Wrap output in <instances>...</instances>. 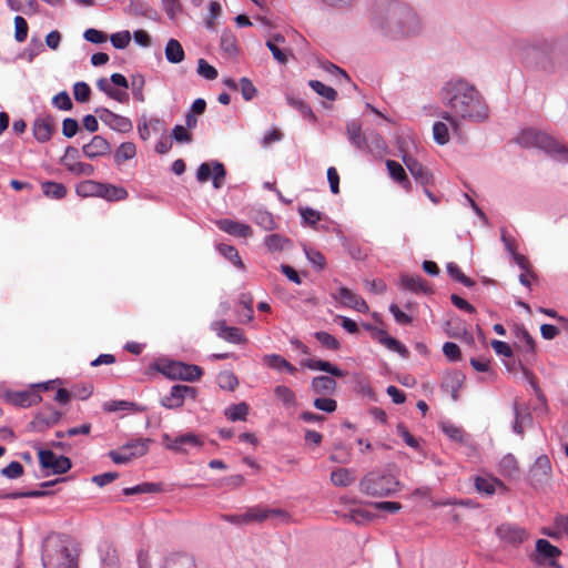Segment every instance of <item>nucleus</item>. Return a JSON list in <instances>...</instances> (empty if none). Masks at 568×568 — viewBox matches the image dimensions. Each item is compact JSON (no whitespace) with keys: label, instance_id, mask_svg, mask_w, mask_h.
<instances>
[{"label":"nucleus","instance_id":"nucleus-31","mask_svg":"<svg viewBox=\"0 0 568 568\" xmlns=\"http://www.w3.org/2000/svg\"><path fill=\"white\" fill-rule=\"evenodd\" d=\"M163 568H196V566L191 556L175 552L164 559Z\"/></svg>","mask_w":568,"mask_h":568},{"label":"nucleus","instance_id":"nucleus-6","mask_svg":"<svg viewBox=\"0 0 568 568\" xmlns=\"http://www.w3.org/2000/svg\"><path fill=\"white\" fill-rule=\"evenodd\" d=\"M164 376L171 379L195 382L202 376V368L194 364H186L179 361H168L159 367Z\"/></svg>","mask_w":568,"mask_h":568},{"label":"nucleus","instance_id":"nucleus-18","mask_svg":"<svg viewBox=\"0 0 568 568\" xmlns=\"http://www.w3.org/2000/svg\"><path fill=\"white\" fill-rule=\"evenodd\" d=\"M111 152V144L102 135H94L91 141L82 146V153L90 160L106 155Z\"/></svg>","mask_w":568,"mask_h":568},{"label":"nucleus","instance_id":"nucleus-53","mask_svg":"<svg viewBox=\"0 0 568 568\" xmlns=\"http://www.w3.org/2000/svg\"><path fill=\"white\" fill-rule=\"evenodd\" d=\"M136 148L132 142H123L118 148L114 159L116 162L128 161L135 156Z\"/></svg>","mask_w":568,"mask_h":568},{"label":"nucleus","instance_id":"nucleus-1","mask_svg":"<svg viewBox=\"0 0 568 568\" xmlns=\"http://www.w3.org/2000/svg\"><path fill=\"white\" fill-rule=\"evenodd\" d=\"M440 101L446 110L437 115L455 132L463 121L483 122L488 118V106L479 90L465 79H452L440 90Z\"/></svg>","mask_w":568,"mask_h":568},{"label":"nucleus","instance_id":"nucleus-50","mask_svg":"<svg viewBox=\"0 0 568 568\" xmlns=\"http://www.w3.org/2000/svg\"><path fill=\"white\" fill-rule=\"evenodd\" d=\"M221 49L230 57L237 54L236 38L231 31H224L221 36Z\"/></svg>","mask_w":568,"mask_h":568},{"label":"nucleus","instance_id":"nucleus-9","mask_svg":"<svg viewBox=\"0 0 568 568\" xmlns=\"http://www.w3.org/2000/svg\"><path fill=\"white\" fill-rule=\"evenodd\" d=\"M39 462L42 468H51L55 475H62L72 467L71 459L67 456H55L51 450L40 449Z\"/></svg>","mask_w":568,"mask_h":568},{"label":"nucleus","instance_id":"nucleus-5","mask_svg":"<svg viewBox=\"0 0 568 568\" xmlns=\"http://www.w3.org/2000/svg\"><path fill=\"white\" fill-rule=\"evenodd\" d=\"M517 142L525 148L541 149L547 154L568 162V149L546 132L526 129L518 135Z\"/></svg>","mask_w":568,"mask_h":568},{"label":"nucleus","instance_id":"nucleus-29","mask_svg":"<svg viewBox=\"0 0 568 568\" xmlns=\"http://www.w3.org/2000/svg\"><path fill=\"white\" fill-rule=\"evenodd\" d=\"M386 166H387L390 178L395 182H397L403 189H405L406 191H410L412 184L407 178V174H406L404 168L398 162H396L394 160H387Z\"/></svg>","mask_w":568,"mask_h":568},{"label":"nucleus","instance_id":"nucleus-35","mask_svg":"<svg viewBox=\"0 0 568 568\" xmlns=\"http://www.w3.org/2000/svg\"><path fill=\"white\" fill-rule=\"evenodd\" d=\"M102 409L108 413H115L119 410H133V412H144L145 407L140 406L134 402L129 400H109L103 403Z\"/></svg>","mask_w":568,"mask_h":568},{"label":"nucleus","instance_id":"nucleus-44","mask_svg":"<svg viewBox=\"0 0 568 568\" xmlns=\"http://www.w3.org/2000/svg\"><path fill=\"white\" fill-rule=\"evenodd\" d=\"M331 480L335 486L347 487L354 483L355 477L347 468H337L331 473Z\"/></svg>","mask_w":568,"mask_h":568},{"label":"nucleus","instance_id":"nucleus-56","mask_svg":"<svg viewBox=\"0 0 568 568\" xmlns=\"http://www.w3.org/2000/svg\"><path fill=\"white\" fill-rule=\"evenodd\" d=\"M381 344L384 345L389 351L395 352L403 357H407L409 354L407 347L404 344H402L398 339H396L395 337H392L389 335L384 337V339H382Z\"/></svg>","mask_w":568,"mask_h":568},{"label":"nucleus","instance_id":"nucleus-17","mask_svg":"<svg viewBox=\"0 0 568 568\" xmlns=\"http://www.w3.org/2000/svg\"><path fill=\"white\" fill-rule=\"evenodd\" d=\"M346 135L349 143L358 151L371 150L368 138L362 134V124L358 120H351L346 123Z\"/></svg>","mask_w":568,"mask_h":568},{"label":"nucleus","instance_id":"nucleus-58","mask_svg":"<svg viewBox=\"0 0 568 568\" xmlns=\"http://www.w3.org/2000/svg\"><path fill=\"white\" fill-rule=\"evenodd\" d=\"M298 213L302 220L312 227H315L317 222L322 220V213L312 207H298Z\"/></svg>","mask_w":568,"mask_h":568},{"label":"nucleus","instance_id":"nucleus-23","mask_svg":"<svg viewBox=\"0 0 568 568\" xmlns=\"http://www.w3.org/2000/svg\"><path fill=\"white\" fill-rule=\"evenodd\" d=\"M400 286L404 290L414 293L432 294L433 291L428 283L420 275L402 274L399 277Z\"/></svg>","mask_w":568,"mask_h":568},{"label":"nucleus","instance_id":"nucleus-52","mask_svg":"<svg viewBox=\"0 0 568 568\" xmlns=\"http://www.w3.org/2000/svg\"><path fill=\"white\" fill-rule=\"evenodd\" d=\"M286 101L292 108L296 109L304 118H308V119L315 118L314 112L311 109V106L307 103H305L303 100L297 99V98L293 97L292 94H286Z\"/></svg>","mask_w":568,"mask_h":568},{"label":"nucleus","instance_id":"nucleus-34","mask_svg":"<svg viewBox=\"0 0 568 568\" xmlns=\"http://www.w3.org/2000/svg\"><path fill=\"white\" fill-rule=\"evenodd\" d=\"M151 443V439L149 438H138L132 439L128 443H125L123 446H121L122 452H130L131 456L134 457H142L149 452V444Z\"/></svg>","mask_w":568,"mask_h":568},{"label":"nucleus","instance_id":"nucleus-49","mask_svg":"<svg viewBox=\"0 0 568 568\" xmlns=\"http://www.w3.org/2000/svg\"><path fill=\"white\" fill-rule=\"evenodd\" d=\"M308 85L321 97L329 100L335 101L337 98V92L332 87H328L324 84L323 82L318 80H311L308 82Z\"/></svg>","mask_w":568,"mask_h":568},{"label":"nucleus","instance_id":"nucleus-26","mask_svg":"<svg viewBox=\"0 0 568 568\" xmlns=\"http://www.w3.org/2000/svg\"><path fill=\"white\" fill-rule=\"evenodd\" d=\"M334 376L320 375L313 377L311 382V388L315 394L322 396H329L336 390V382Z\"/></svg>","mask_w":568,"mask_h":568},{"label":"nucleus","instance_id":"nucleus-63","mask_svg":"<svg viewBox=\"0 0 568 568\" xmlns=\"http://www.w3.org/2000/svg\"><path fill=\"white\" fill-rule=\"evenodd\" d=\"M217 384L222 389L233 390L237 386L239 381L233 373L223 372L217 376Z\"/></svg>","mask_w":568,"mask_h":568},{"label":"nucleus","instance_id":"nucleus-43","mask_svg":"<svg viewBox=\"0 0 568 568\" xmlns=\"http://www.w3.org/2000/svg\"><path fill=\"white\" fill-rule=\"evenodd\" d=\"M42 192L45 196L60 200L65 196L67 187L62 183L45 181L41 184Z\"/></svg>","mask_w":568,"mask_h":568},{"label":"nucleus","instance_id":"nucleus-8","mask_svg":"<svg viewBox=\"0 0 568 568\" xmlns=\"http://www.w3.org/2000/svg\"><path fill=\"white\" fill-rule=\"evenodd\" d=\"M94 112L105 125L116 132L128 133L133 129L132 121L129 118L116 114L106 108H97Z\"/></svg>","mask_w":568,"mask_h":568},{"label":"nucleus","instance_id":"nucleus-59","mask_svg":"<svg viewBox=\"0 0 568 568\" xmlns=\"http://www.w3.org/2000/svg\"><path fill=\"white\" fill-rule=\"evenodd\" d=\"M239 87L241 89L242 97H243V99L245 101L253 100L256 97V94H257L256 87L246 77H243V78L240 79Z\"/></svg>","mask_w":568,"mask_h":568},{"label":"nucleus","instance_id":"nucleus-33","mask_svg":"<svg viewBox=\"0 0 568 568\" xmlns=\"http://www.w3.org/2000/svg\"><path fill=\"white\" fill-rule=\"evenodd\" d=\"M128 195H129L128 191L122 186L101 183L99 197H102L109 202H113V201L125 200L128 197Z\"/></svg>","mask_w":568,"mask_h":568},{"label":"nucleus","instance_id":"nucleus-24","mask_svg":"<svg viewBox=\"0 0 568 568\" xmlns=\"http://www.w3.org/2000/svg\"><path fill=\"white\" fill-rule=\"evenodd\" d=\"M99 555L101 568H120V559L114 546L108 541H101L99 545Z\"/></svg>","mask_w":568,"mask_h":568},{"label":"nucleus","instance_id":"nucleus-48","mask_svg":"<svg viewBox=\"0 0 568 568\" xmlns=\"http://www.w3.org/2000/svg\"><path fill=\"white\" fill-rule=\"evenodd\" d=\"M434 141L439 145H445L449 142L448 124L443 121H437L433 125Z\"/></svg>","mask_w":568,"mask_h":568},{"label":"nucleus","instance_id":"nucleus-38","mask_svg":"<svg viewBox=\"0 0 568 568\" xmlns=\"http://www.w3.org/2000/svg\"><path fill=\"white\" fill-rule=\"evenodd\" d=\"M160 404L168 409H176L183 406V395L180 384L171 387L169 395L161 398Z\"/></svg>","mask_w":568,"mask_h":568},{"label":"nucleus","instance_id":"nucleus-45","mask_svg":"<svg viewBox=\"0 0 568 568\" xmlns=\"http://www.w3.org/2000/svg\"><path fill=\"white\" fill-rule=\"evenodd\" d=\"M101 183L92 180L82 181L77 185V194L82 197L99 196Z\"/></svg>","mask_w":568,"mask_h":568},{"label":"nucleus","instance_id":"nucleus-46","mask_svg":"<svg viewBox=\"0 0 568 568\" xmlns=\"http://www.w3.org/2000/svg\"><path fill=\"white\" fill-rule=\"evenodd\" d=\"M496 485H503L500 480L494 478L486 477H476L475 478V487L476 489L486 496H491L496 490Z\"/></svg>","mask_w":568,"mask_h":568},{"label":"nucleus","instance_id":"nucleus-11","mask_svg":"<svg viewBox=\"0 0 568 568\" xmlns=\"http://www.w3.org/2000/svg\"><path fill=\"white\" fill-rule=\"evenodd\" d=\"M163 443L165 447L175 453H186V447H201L203 442L199 436L193 433H186L176 436L174 439L170 437L169 434L162 435Z\"/></svg>","mask_w":568,"mask_h":568},{"label":"nucleus","instance_id":"nucleus-27","mask_svg":"<svg viewBox=\"0 0 568 568\" xmlns=\"http://www.w3.org/2000/svg\"><path fill=\"white\" fill-rule=\"evenodd\" d=\"M513 410L515 416L513 432L523 436L525 427L532 423V416L528 410L523 412L517 400L514 402Z\"/></svg>","mask_w":568,"mask_h":568},{"label":"nucleus","instance_id":"nucleus-32","mask_svg":"<svg viewBox=\"0 0 568 568\" xmlns=\"http://www.w3.org/2000/svg\"><path fill=\"white\" fill-rule=\"evenodd\" d=\"M263 363L270 368L276 369V371H283L285 369L291 375H294L297 369L295 366H293L290 362H287L284 357L277 354H267L263 357Z\"/></svg>","mask_w":568,"mask_h":568},{"label":"nucleus","instance_id":"nucleus-28","mask_svg":"<svg viewBox=\"0 0 568 568\" xmlns=\"http://www.w3.org/2000/svg\"><path fill=\"white\" fill-rule=\"evenodd\" d=\"M516 337L524 343L521 346H519L523 356L526 359L534 357L536 352V344L529 332L524 326H518L516 327Z\"/></svg>","mask_w":568,"mask_h":568},{"label":"nucleus","instance_id":"nucleus-19","mask_svg":"<svg viewBox=\"0 0 568 568\" xmlns=\"http://www.w3.org/2000/svg\"><path fill=\"white\" fill-rule=\"evenodd\" d=\"M497 536L514 546L521 544L527 538V532L524 528L513 524H503L496 528Z\"/></svg>","mask_w":568,"mask_h":568},{"label":"nucleus","instance_id":"nucleus-47","mask_svg":"<svg viewBox=\"0 0 568 568\" xmlns=\"http://www.w3.org/2000/svg\"><path fill=\"white\" fill-rule=\"evenodd\" d=\"M446 268H447V273L449 274V276L453 280L459 282L460 284L465 285L466 287H473L475 285V281L471 280L470 277L466 276L456 263H454V262L447 263Z\"/></svg>","mask_w":568,"mask_h":568},{"label":"nucleus","instance_id":"nucleus-16","mask_svg":"<svg viewBox=\"0 0 568 568\" xmlns=\"http://www.w3.org/2000/svg\"><path fill=\"white\" fill-rule=\"evenodd\" d=\"M551 474V464L547 455H540L536 458L532 467L529 470V477L531 483L542 485L547 481Z\"/></svg>","mask_w":568,"mask_h":568},{"label":"nucleus","instance_id":"nucleus-4","mask_svg":"<svg viewBox=\"0 0 568 568\" xmlns=\"http://www.w3.org/2000/svg\"><path fill=\"white\" fill-rule=\"evenodd\" d=\"M399 480L389 469H375L359 481L361 491L372 497H388L399 490Z\"/></svg>","mask_w":568,"mask_h":568},{"label":"nucleus","instance_id":"nucleus-15","mask_svg":"<svg viewBox=\"0 0 568 568\" xmlns=\"http://www.w3.org/2000/svg\"><path fill=\"white\" fill-rule=\"evenodd\" d=\"M54 130V119L50 114L37 118L32 124L33 136L39 143L48 142L51 139Z\"/></svg>","mask_w":568,"mask_h":568},{"label":"nucleus","instance_id":"nucleus-36","mask_svg":"<svg viewBox=\"0 0 568 568\" xmlns=\"http://www.w3.org/2000/svg\"><path fill=\"white\" fill-rule=\"evenodd\" d=\"M264 244L272 253L282 252L292 246V241L281 234H270L265 236Z\"/></svg>","mask_w":568,"mask_h":568},{"label":"nucleus","instance_id":"nucleus-55","mask_svg":"<svg viewBox=\"0 0 568 568\" xmlns=\"http://www.w3.org/2000/svg\"><path fill=\"white\" fill-rule=\"evenodd\" d=\"M315 338L325 348L337 351L341 347V343L329 333L320 331L315 333Z\"/></svg>","mask_w":568,"mask_h":568},{"label":"nucleus","instance_id":"nucleus-62","mask_svg":"<svg viewBox=\"0 0 568 568\" xmlns=\"http://www.w3.org/2000/svg\"><path fill=\"white\" fill-rule=\"evenodd\" d=\"M91 89L88 83L79 81L73 85V95L77 102L84 103L90 99Z\"/></svg>","mask_w":568,"mask_h":568},{"label":"nucleus","instance_id":"nucleus-61","mask_svg":"<svg viewBox=\"0 0 568 568\" xmlns=\"http://www.w3.org/2000/svg\"><path fill=\"white\" fill-rule=\"evenodd\" d=\"M80 158V152L74 146H67L64 151V155L61 158L60 163L70 172V168L78 163V159Z\"/></svg>","mask_w":568,"mask_h":568},{"label":"nucleus","instance_id":"nucleus-22","mask_svg":"<svg viewBox=\"0 0 568 568\" xmlns=\"http://www.w3.org/2000/svg\"><path fill=\"white\" fill-rule=\"evenodd\" d=\"M301 365L311 369V371H322L334 377H345L346 372L341 369L338 366L332 364L331 362L323 359L308 358L301 362Z\"/></svg>","mask_w":568,"mask_h":568},{"label":"nucleus","instance_id":"nucleus-12","mask_svg":"<svg viewBox=\"0 0 568 568\" xmlns=\"http://www.w3.org/2000/svg\"><path fill=\"white\" fill-rule=\"evenodd\" d=\"M402 161L420 185L428 186L434 182L433 173L412 155L403 154Z\"/></svg>","mask_w":568,"mask_h":568},{"label":"nucleus","instance_id":"nucleus-7","mask_svg":"<svg viewBox=\"0 0 568 568\" xmlns=\"http://www.w3.org/2000/svg\"><path fill=\"white\" fill-rule=\"evenodd\" d=\"M211 176L213 180V186L215 189L222 187L224 179L226 176V170L223 163L213 160L211 162H204L199 166L196 172V180L200 183L209 181Z\"/></svg>","mask_w":568,"mask_h":568},{"label":"nucleus","instance_id":"nucleus-20","mask_svg":"<svg viewBox=\"0 0 568 568\" xmlns=\"http://www.w3.org/2000/svg\"><path fill=\"white\" fill-rule=\"evenodd\" d=\"M215 224L221 231L236 237L246 239L253 234L252 227L248 224L241 223L231 219L217 220Z\"/></svg>","mask_w":568,"mask_h":568},{"label":"nucleus","instance_id":"nucleus-30","mask_svg":"<svg viewBox=\"0 0 568 568\" xmlns=\"http://www.w3.org/2000/svg\"><path fill=\"white\" fill-rule=\"evenodd\" d=\"M12 404L20 407H30L41 402V396L33 390H21L9 394Z\"/></svg>","mask_w":568,"mask_h":568},{"label":"nucleus","instance_id":"nucleus-41","mask_svg":"<svg viewBox=\"0 0 568 568\" xmlns=\"http://www.w3.org/2000/svg\"><path fill=\"white\" fill-rule=\"evenodd\" d=\"M252 220L255 224L261 226L265 231H273L276 229V223L273 215L263 210H256L252 213Z\"/></svg>","mask_w":568,"mask_h":568},{"label":"nucleus","instance_id":"nucleus-3","mask_svg":"<svg viewBox=\"0 0 568 568\" xmlns=\"http://www.w3.org/2000/svg\"><path fill=\"white\" fill-rule=\"evenodd\" d=\"M79 551L67 536H50L42 545L43 568H78Z\"/></svg>","mask_w":568,"mask_h":568},{"label":"nucleus","instance_id":"nucleus-13","mask_svg":"<svg viewBox=\"0 0 568 568\" xmlns=\"http://www.w3.org/2000/svg\"><path fill=\"white\" fill-rule=\"evenodd\" d=\"M333 297L339 301L344 306L351 307L359 313H367L369 311L367 303L345 286L338 287L336 293L333 294Z\"/></svg>","mask_w":568,"mask_h":568},{"label":"nucleus","instance_id":"nucleus-37","mask_svg":"<svg viewBox=\"0 0 568 568\" xmlns=\"http://www.w3.org/2000/svg\"><path fill=\"white\" fill-rule=\"evenodd\" d=\"M126 12L135 17H144L148 19H155L158 16L156 11L151 9L148 3L142 0H131Z\"/></svg>","mask_w":568,"mask_h":568},{"label":"nucleus","instance_id":"nucleus-60","mask_svg":"<svg viewBox=\"0 0 568 568\" xmlns=\"http://www.w3.org/2000/svg\"><path fill=\"white\" fill-rule=\"evenodd\" d=\"M54 108L62 111H70L73 108L72 100L67 91H61L52 99Z\"/></svg>","mask_w":568,"mask_h":568},{"label":"nucleus","instance_id":"nucleus-14","mask_svg":"<svg viewBox=\"0 0 568 568\" xmlns=\"http://www.w3.org/2000/svg\"><path fill=\"white\" fill-rule=\"evenodd\" d=\"M61 417L62 414L50 406L39 412L30 423V426L33 430L42 433L50 426L58 424Z\"/></svg>","mask_w":568,"mask_h":568},{"label":"nucleus","instance_id":"nucleus-40","mask_svg":"<svg viewBox=\"0 0 568 568\" xmlns=\"http://www.w3.org/2000/svg\"><path fill=\"white\" fill-rule=\"evenodd\" d=\"M165 58L170 63H180L184 59V50L175 39H170L165 45Z\"/></svg>","mask_w":568,"mask_h":568},{"label":"nucleus","instance_id":"nucleus-2","mask_svg":"<svg viewBox=\"0 0 568 568\" xmlns=\"http://www.w3.org/2000/svg\"><path fill=\"white\" fill-rule=\"evenodd\" d=\"M369 23L379 36L389 40L415 38L423 32V22L409 4L399 0H377Z\"/></svg>","mask_w":568,"mask_h":568},{"label":"nucleus","instance_id":"nucleus-54","mask_svg":"<svg viewBox=\"0 0 568 568\" xmlns=\"http://www.w3.org/2000/svg\"><path fill=\"white\" fill-rule=\"evenodd\" d=\"M275 396L286 406H294L296 397L294 392L285 385H278L274 388Z\"/></svg>","mask_w":568,"mask_h":568},{"label":"nucleus","instance_id":"nucleus-42","mask_svg":"<svg viewBox=\"0 0 568 568\" xmlns=\"http://www.w3.org/2000/svg\"><path fill=\"white\" fill-rule=\"evenodd\" d=\"M248 405L245 402L229 406L224 414L231 422L245 420L248 414Z\"/></svg>","mask_w":568,"mask_h":568},{"label":"nucleus","instance_id":"nucleus-64","mask_svg":"<svg viewBox=\"0 0 568 568\" xmlns=\"http://www.w3.org/2000/svg\"><path fill=\"white\" fill-rule=\"evenodd\" d=\"M28 23L21 16L14 18V39L18 42H23L28 37Z\"/></svg>","mask_w":568,"mask_h":568},{"label":"nucleus","instance_id":"nucleus-21","mask_svg":"<svg viewBox=\"0 0 568 568\" xmlns=\"http://www.w3.org/2000/svg\"><path fill=\"white\" fill-rule=\"evenodd\" d=\"M271 517L286 518V513L282 509H268L261 506L250 507L244 513L245 524L263 523Z\"/></svg>","mask_w":568,"mask_h":568},{"label":"nucleus","instance_id":"nucleus-25","mask_svg":"<svg viewBox=\"0 0 568 568\" xmlns=\"http://www.w3.org/2000/svg\"><path fill=\"white\" fill-rule=\"evenodd\" d=\"M217 336L233 344H241L245 342L243 332L239 327L227 326L225 321L214 323Z\"/></svg>","mask_w":568,"mask_h":568},{"label":"nucleus","instance_id":"nucleus-51","mask_svg":"<svg viewBox=\"0 0 568 568\" xmlns=\"http://www.w3.org/2000/svg\"><path fill=\"white\" fill-rule=\"evenodd\" d=\"M217 250L225 258L231 261L235 266H237L241 270L244 268V264L239 255L237 250L234 246L227 244H220L217 246Z\"/></svg>","mask_w":568,"mask_h":568},{"label":"nucleus","instance_id":"nucleus-57","mask_svg":"<svg viewBox=\"0 0 568 568\" xmlns=\"http://www.w3.org/2000/svg\"><path fill=\"white\" fill-rule=\"evenodd\" d=\"M145 84L144 77L140 73L133 74L131 77V88H132V94L135 100L139 102H144V94H143V88Z\"/></svg>","mask_w":568,"mask_h":568},{"label":"nucleus","instance_id":"nucleus-39","mask_svg":"<svg viewBox=\"0 0 568 568\" xmlns=\"http://www.w3.org/2000/svg\"><path fill=\"white\" fill-rule=\"evenodd\" d=\"M163 490L162 484L160 483H141L132 487L123 489L125 496L141 495V494H155Z\"/></svg>","mask_w":568,"mask_h":568},{"label":"nucleus","instance_id":"nucleus-10","mask_svg":"<svg viewBox=\"0 0 568 568\" xmlns=\"http://www.w3.org/2000/svg\"><path fill=\"white\" fill-rule=\"evenodd\" d=\"M561 555V550L551 545L547 539H538L536 541V554L534 560L539 565H548L552 568H560L557 557Z\"/></svg>","mask_w":568,"mask_h":568}]
</instances>
